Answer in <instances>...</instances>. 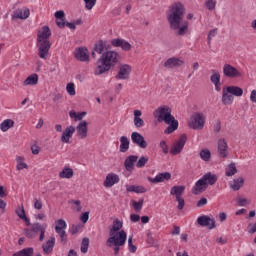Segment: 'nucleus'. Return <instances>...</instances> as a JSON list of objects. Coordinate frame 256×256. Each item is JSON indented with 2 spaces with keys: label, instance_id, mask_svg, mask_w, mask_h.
I'll use <instances>...</instances> for the list:
<instances>
[{
  "label": "nucleus",
  "instance_id": "2f4dec72",
  "mask_svg": "<svg viewBox=\"0 0 256 256\" xmlns=\"http://www.w3.org/2000/svg\"><path fill=\"white\" fill-rule=\"evenodd\" d=\"M183 193H185V186H173L170 189V195H174L177 199V197H183Z\"/></svg>",
  "mask_w": 256,
  "mask_h": 256
},
{
  "label": "nucleus",
  "instance_id": "0e129e2a",
  "mask_svg": "<svg viewBox=\"0 0 256 256\" xmlns=\"http://www.w3.org/2000/svg\"><path fill=\"white\" fill-rule=\"evenodd\" d=\"M80 221H82V223H87L89 221V212L82 213Z\"/></svg>",
  "mask_w": 256,
  "mask_h": 256
},
{
  "label": "nucleus",
  "instance_id": "e2e57ef3",
  "mask_svg": "<svg viewBox=\"0 0 256 256\" xmlns=\"http://www.w3.org/2000/svg\"><path fill=\"white\" fill-rule=\"evenodd\" d=\"M130 221H132V223H139V221H141V216L137 214H131Z\"/></svg>",
  "mask_w": 256,
  "mask_h": 256
},
{
  "label": "nucleus",
  "instance_id": "473e14b6",
  "mask_svg": "<svg viewBox=\"0 0 256 256\" xmlns=\"http://www.w3.org/2000/svg\"><path fill=\"white\" fill-rule=\"evenodd\" d=\"M94 51H96L98 55H102L103 52L107 51V42L99 40L94 46Z\"/></svg>",
  "mask_w": 256,
  "mask_h": 256
},
{
  "label": "nucleus",
  "instance_id": "338daca9",
  "mask_svg": "<svg viewBox=\"0 0 256 256\" xmlns=\"http://www.w3.org/2000/svg\"><path fill=\"white\" fill-rule=\"evenodd\" d=\"M205 205H207V198H201L197 202V207H205Z\"/></svg>",
  "mask_w": 256,
  "mask_h": 256
},
{
  "label": "nucleus",
  "instance_id": "20e7f679",
  "mask_svg": "<svg viewBox=\"0 0 256 256\" xmlns=\"http://www.w3.org/2000/svg\"><path fill=\"white\" fill-rule=\"evenodd\" d=\"M50 37L51 29H49V26H43L38 32L36 42L40 59H47V55H49V49H51V42H49Z\"/></svg>",
  "mask_w": 256,
  "mask_h": 256
},
{
  "label": "nucleus",
  "instance_id": "13d9d810",
  "mask_svg": "<svg viewBox=\"0 0 256 256\" xmlns=\"http://www.w3.org/2000/svg\"><path fill=\"white\" fill-rule=\"evenodd\" d=\"M66 23L67 22L65 21V18L56 19V25H57V27H59V29H65Z\"/></svg>",
  "mask_w": 256,
  "mask_h": 256
},
{
  "label": "nucleus",
  "instance_id": "4468645a",
  "mask_svg": "<svg viewBox=\"0 0 256 256\" xmlns=\"http://www.w3.org/2000/svg\"><path fill=\"white\" fill-rule=\"evenodd\" d=\"M131 141L140 149H147V141H145V137L141 135L139 132H132L131 134Z\"/></svg>",
  "mask_w": 256,
  "mask_h": 256
},
{
  "label": "nucleus",
  "instance_id": "f8f14e48",
  "mask_svg": "<svg viewBox=\"0 0 256 256\" xmlns=\"http://www.w3.org/2000/svg\"><path fill=\"white\" fill-rule=\"evenodd\" d=\"M87 121L82 120L78 123V125L75 128L76 131V137L78 139H87L88 131L89 129L87 128Z\"/></svg>",
  "mask_w": 256,
  "mask_h": 256
},
{
  "label": "nucleus",
  "instance_id": "cd10ccee",
  "mask_svg": "<svg viewBox=\"0 0 256 256\" xmlns=\"http://www.w3.org/2000/svg\"><path fill=\"white\" fill-rule=\"evenodd\" d=\"M53 247H55V238L52 236L46 243L42 245V249L46 255L53 253Z\"/></svg>",
  "mask_w": 256,
  "mask_h": 256
},
{
  "label": "nucleus",
  "instance_id": "f03ea898",
  "mask_svg": "<svg viewBox=\"0 0 256 256\" xmlns=\"http://www.w3.org/2000/svg\"><path fill=\"white\" fill-rule=\"evenodd\" d=\"M172 110L169 106L158 107L153 115L157 119L158 123H165L168 127L164 130L165 135H171V133L179 129V121L175 119V116L171 115Z\"/></svg>",
  "mask_w": 256,
  "mask_h": 256
},
{
  "label": "nucleus",
  "instance_id": "b1692460",
  "mask_svg": "<svg viewBox=\"0 0 256 256\" xmlns=\"http://www.w3.org/2000/svg\"><path fill=\"white\" fill-rule=\"evenodd\" d=\"M217 179H219L217 174H213L211 172H208L202 176V180L206 185H215V183H217Z\"/></svg>",
  "mask_w": 256,
  "mask_h": 256
},
{
  "label": "nucleus",
  "instance_id": "37998d69",
  "mask_svg": "<svg viewBox=\"0 0 256 256\" xmlns=\"http://www.w3.org/2000/svg\"><path fill=\"white\" fill-rule=\"evenodd\" d=\"M210 81L213 85L221 83V74L217 70H212V75L210 76Z\"/></svg>",
  "mask_w": 256,
  "mask_h": 256
},
{
  "label": "nucleus",
  "instance_id": "79ce46f5",
  "mask_svg": "<svg viewBox=\"0 0 256 256\" xmlns=\"http://www.w3.org/2000/svg\"><path fill=\"white\" fill-rule=\"evenodd\" d=\"M200 159L206 163H209V161H211V151H209V149H202L200 151Z\"/></svg>",
  "mask_w": 256,
  "mask_h": 256
},
{
  "label": "nucleus",
  "instance_id": "a18cd8bd",
  "mask_svg": "<svg viewBox=\"0 0 256 256\" xmlns=\"http://www.w3.org/2000/svg\"><path fill=\"white\" fill-rule=\"evenodd\" d=\"M81 253H87L89 251V238H83L80 248Z\"/></svg>",
  "mask_w": 256,
  "mask_h": 256
},
{
  "label": "nucleus",
  "instance_id": "39448f33",
  "mask_svg": "<svg viewBox=\"0 0 256 256\" xmlns=\"http://www.w3.org/2000/svg\"><path fill=\"white\" fill-rule=\"evenodd\" d=\"M235 97H243V88L239 86H225L222 89L223 105H233Z\"/></svg>",
  "mask_w": 256,
  "mask_h": 256
},
{
  "label": "nucleus",
  "instance_id": "f257e3e1",
  "mask_svg": "<svg viewBox=\"0 0 256 256\" xmlns=\"http://www.w3.org/2000/svg\"><path fill=\"white\" fill-rule=\"evenodd\" d=\"M185 17V6L181 2H174L169 6L167 12V20L170 25V29L176 33V35L183 37L189 33V22L183 20Z\"/></svg>",
  "mask_w": 256,
  "mask_h": 256
},
{
  "label": "nucleus",
  "instance_id": "e433bc0d",
  "mask_svg": "<svg viewBox=\"0 0 256 256\" xmlns=\"http://www.w3.org/2000/svg\"><path fill=\"white\" fill-rule=\"evenodd\" d=\"M34 253L35 250L33 249V247H28L14 253L13 256H33Z\"/></svg>",
  "mask_w": 256,
  "mask_h": 256
},
{
  "label": "nucleus",
  "instance_id": "3c124183",
  "mask_svg": "<svg viewBox=\"0 0 256 256\" xmlns=\"http://www.w3.org/2000/svg\"><path fill=\"white\" fill-rule=\"evenodd\" d=\"M159 147L160 149H162V153H164V155H167V153H169V146L167 145V142L165 140L160 141Z\"/></svg>",
  "mask_w": 256,
  "mask_h": 256
},
{
  "label": "nucleus",
  "instance_id": "393cba45",
  "mask_svg": "<svg viewBox=\"0 0 256 256\" xmlns=\"http://www.w3.org/2000/svg\"><path fill=\"white\" fill-rule=\"evenodd\" d=\"M143 112L141 110H134V125L137 129H141V127H145V121L141 119Z\"/></svg>",
  "mask_w": 256,
  "mask_h": 256
},
{
  "label": "nucleus",
  "instance_id": "a211bd4d",
  "mask_svg": "<svg viewBox=\"0 0 256 256\" xmlns=\"http://www.w3.org/2000/svg\"><path fill=\"white\" fill-rule=\"evenodd\" d=\"M75 58L78 61H82V62L89 61V50H87V48H84V47H80L76 49Z\"/></svg>",
  "mask_w": 256,
  "mask_h": 256
},
{
  "label": "nucleus",
  "instance_id": "ddd939ff",
  "mask_svg": "<svg viewBox=\"0 0 256 256\" xmlns=\"http://www.w3.org/2000/svg\"><path fill=\"white\" fill-rule=\"evenodd\" d=\"M131 71H132V68L128 64L120 65L118 73L116 75V79L118 81L129 79V76L131 75Z\"/></svg>",
  "mask_w": 256,
  "mask_h": 256
},
{
  "label": "nucleus",
  "instance_id": "9b49d317",
  "mask_svg": "<svg viewBox=\"0 0 256 256\" xmlns=\"http://www.w3.org/2000/svg\"><path fill=\"white\" fill-rule=\"evenodd\" d=\"M197 223L200 227H207V229H215V219L207 216L202 215L197 218Z\"/></svg>",
  "mask_w": 256,
  "mask_h": 256
},
{
  "label": "nucleus",
  "instance_id": "ea45409f",
  "mask_svg": "<svg viewBox=\"0 0 256 256\" xmlns=\"http://www.w3.org/2000/svg\"><path fill=\"white\" fill-rule=\"evenodd\" d=\"M85 115H87V112H80L78 114L74 110L69 112V117L74 119V121H83V117H85Z\"/></svg>",
  "mask_w": 256,
  "mask_h": 256
},
{
  "label": "nucleus",
  "instance_id": "864d4df0",
  "mask_svg": "<svg viewBox=\"0 0 256 256\" xmlns=\"http://www.w3.org/2000/svg\"><path fill=\"white\" fill-rule=\"evenodd\" d=\"M237 203H238L239 207H245L246 205H249V203H251V201L248 200L247 198L238 197Z\"/></svg>",
  "mask_w": 256,
  "mask_h": 256
},
{
  "label": "nucleus",
  "instance_id": "a19ab883",
  "mask_svg": "<svg viewBox=\"0 0 256 256\" xmlns=\"http://www.w3.org/2000/svg\"><path fill=\"white\" fill-rule=\"evenodd\" d=\"M237 173V167L235 166V163H231L226 167L225 175L226 177H233Z\"/></svg>",
  "mask_w": 256,
  "mask_h": 256
},
{
  "label": "nucleus",
  "instance_id": "c03bdc74",
  "mask_svg": "<svg viewBox=\"0 0 256 256\" xmlns=\"http://www.w3.org/2000/svg\"><path fill=\"white\" fill-rule=\"evenodd\" d=\"M149 162V157L147 156H141L138 161H136V167L138 169H143L145 165Z\"/></svg>",
  "mask_w": 256,
  "mask_h": 256
},
{
  "label": "nucleus",
  "instance_id": "052dcab7",
  "mask_svg": "<svg viewBox=\"0 0 256 256\" xmlns=\"http://www.w3.org/2000/svg\"><path fill=\"white\" fill-rule=\"evenodd\" d=\"M248 233H250V235H253L254 233H256V222L250 223L248 225Z\"/></svg>",
  "mask_w": 256,
  "mask_h": 256
},
{
  "label": "nucleus",
  "instance_id": "6ab92c4d",
  "mask_svg": "<svg viewBox=\"0 0 256 256\" xmlns=\"http://www.w3.org/2000/svg\"><path fill=\"white\" fill-rule=\"evenodd\" d=\"M74 133H75V126H67L61 136L62 143H69Z\"/></svg>",
  "mask_w": 256,
  "mask_h": 256
},
{
  "label": "nucleus",
  "instance_id": "bb28decb",
  "mask_svg": "<svg viewBox=\"0 0 256 256\" xmlns=\"http://www.w3.org/2000/svg\"><path fill=\"white\" fill-rule=\"evenodd\" d=\"M244 184L245 179H243V177L236 178L229 183L230 189H232V191H239V189H241Z\"/></svg>",
  "mask_w": 256,
  "mask_h": 256
},
{
  "label": "nucleus",
  "instance_id": "680f3d73",
  "mask_svg": "<svg viewBox=\"0 0 256 256\" xmlns=\"http://www.w3.org/2000/svg\"><path fill=\"white\" fill-rule=\"evenodd\" d=\"M54 17L55 19H65V12L63 10L56 11Z\"/></svg>",
  "mask_w": 256,
  "mask_h": 256
},
{
  "label": "nucleus",
  "instance_id": "6e6d98bb",
  "mask_svg": "<svg viewBox=\"0 0 256 256\" xmlns=\"http://www.w3.org/2000/svg\"><path fill=\"white\" fill-rule=\"evenodd\" d=\"M33 203L34 209H36L37 211H41V209H43V202L41 200L34 198Z\"/></svg>",
  "mask_w": 256,
  "mask_h": 256
},
{
  "label": "nucleus",
  "instance_id": "a878e982",
  "mask_svg": "<svg viewBox=\"0 0 256 256\" xmlns=\"http://www.w3.org/2000/svg\"><path fill=\"white\" fill-rule=\"evenodd\" d=\"M227 149H229L227 141H225V139L218 140V152L220 157H227Z\"/></svg>",
  "mask_w": 256,
  "mask_h": 256
},
{
  "label": "nucleus",
  "instance_id": "aec40b11",
  "mask_svg": "<svg viewBox=\"0 0 256 256\" xmlns=\"http://www.w3.org/2000/svg\"><path fill=\"white\" fill-rule=\"evenodd\" d=\"M139 159L138 156L130 155L128 156L124 161V167L126 171H129V173L133 172V169H135V162Z\"/></svg>",
  "mask_w": 256,
  "mask_h": 256
},
{
  "label": "nucleus",
  "instance_id": "4be33fe9",
  "mask_svg": "<svg viewBox=\"0 0 256 256\" xmlns=\"http://www.w3.org/2000/svg\"><path fill=\"white\" fill-rule=\"evenodd\" d=\"M16 215H18L19 219H21L22 221H24L25 225L27 227H29V225H31V220L27 217V215L25 214V207H23V205L18 206L15 210Z\"/></svg>",
  "mask_w": 256,
  "mask_h": 256
},
{
  "label": "nucleus",
  "instance_id": "c9c22d12",
  "mask_svg": "<svg viewBox=\"0 0 256 256\" xmlns=\"http://www.w3.org/2000/svg\"><path fill=\"white\" fill-rule=\"evenodd\" d=\"M126 191L128 193H147V189L143 186L126 185Z\"/></svg>",
  "mask_w": 256,
  "mask_h": 256
},
{
  "label": "nucleus",
  "instance_id": "49530a36",
  "mask_svg": "<svg viewBox=\"0 0 256 256\" xmlns=\"http://www.w3.org/2000/svg\"><path fill=\"white\" fill-rule=\"evenodd\" d=\"M66 91H67L68 95H70L71 97L75 96L76 95L75 84L72 82L68 83L66 86Z\"/></svg>",
  "mask_w": 256,
  "mask_h": 256
},
{
  "label": "nucleus",
  "instance_id": "412c9836",
  "mask_svg": "<svg viewBox=\"0 0 256 256\" xmlns=\"http://www.w3.org/2000/svg\"><path fill=\"white\" fill-rule=\"evenodd\" d=\"M207 190V184L200 178L192 188L193 195H199Z\"/></svg>",
  "mask_w": 256,
  "mask_h": 256
},
{
  "label": "nucleus",
  "instance_id": "6e6552de",
  "mask_svg": "<svg viewBox=\"0 0 256 256\" xmlns=\"http://www.w3.org/2000/svg\"><path fill=\"white\" fill-rule=\"evenodd\" d=\"M125 243H127V232H125V230H121L114 235H110L106 241L107 247H113V245L123 246Z\"/></svg>",
  "mask_w": 256,
  "mask_h": 256
},
{
  "label": "nucleus",
  "instance_id": "c756f323",
  "mask_svg": "<svg viewBox=\"0 0 256 256\" xmlns=\"http://www.w3.org/2000/svg\"><path fill=\"white\" fill-rule=\"evenodd\" d=\"M121 229H123V222H121L119 219H115L112 227L110 228L109 235H115L116 233H119Z\"/></svg>",
  "mask_w": 256,
  "mask_h": 256
},
{
  "label": "nucleus",
  "instance_id": "2eb2a0df",
  "mask_svg": "<svg viewBox=\"0 0 256 256\" xmlns=\"http://www.w3.org/2000/svg\"><path fill=\"white\" fill-rule=\"evenodd\" d=\"M169 179H171V173L169 172L159 173L154 178L148 177L149 183H153L154 185L157 183H163V181H169Z\"/></svg>",
  "mask_w": 256,
  "mask_h": 256
},
{
  "label": "nucleus",
  "instance_id": "4d7b16f0",
  "mask_svg": "<svg viewBox=\"0 0 256 256\" xmlns=\"http://www.w3.org/2000/svg\"><path fill=\"white\" fill-rule=\"evenodd\" d=\"M56 233L59 235L61 243H67V232L65 230Z\"/></svg>",
  "mask_w": 256,
  "mask_h": 256
},
{
  "label": "nucleus",
  "instance_id": "7ed1b4c3",
  "mask_svg": "<svg viewBox=\"0 0 256 256\" xmlns=\"http://www.w3.org/2000/svg\"><path fill=\"white\" fill-rule=\"evenodd\" d=\"M117 61H119V53L111 50L104 52L96 63L94 75H103V73H107V71L111 70V67L117 65Z\"/></svg>",
  "mask_w": 256,
  "mask_h": 256
},
{
  "label": "nucleus",
  "instance_id": "5701e85b",
  "mask_svg": "<svg viewBox=\"0 0 256 256\" xmlns=\"http://www.w3.org/2000/svg\"><path fill=\"white\" fill-rule=\"evenodd\" d=\"M183 60L179 59V58H169L165 63H164V67H166V69H173V67H181V65H183Z\"/></svg>",
  "mask_w": 256,
  "mask_h": 256
},
{
  "label": "nucleus",
  "instance_id": "8fccbe9b",
  "mask_svg": "<svg viewBox=\"0 0 256 256\" xmlns=\"http://www.w3.org/2000/svg\"><path fill=\"white\" fill-rule=\"evenodd\" d=\"M85 3V8L88 11H91V9H93L97 3V0H83Z\"/></svg>",
  "mask_w": 256,
  "mask_h": 256
},
{
  "label": "nucleus",
  "instance_id": "dca6fc26",
  "mask_svg": "<svg viewBox=\"0 0 256 256\" xmlns=\"http://www.w3.org/2000/svg\"><path fill=\"white\" fill-rule=\"evenodd\" d=\"M119 181H121V179L119 178V175H117L115 173H109V174H107L103 185L106 188H111V187H113V185H117V183H119Z\"/></svg>",
  "mask_w": 256,
  "mask_h": 256
},
{
  "label": "nucleus",
  "instance_id": "0eeeda50",
  "mask_svg": "<svg viewBox=\"0 0 256 256\" xmlns=\"http://www.w3.org/2000/svg\"><path fill=\"white\" fill-rule=\"evenodd\" d=\"M205 121H207L205 114L201 112H196L190 117L188 125L190 129H194L195 131H201V129L205 127Z\"/></svg>",
  "mask_w": 256,
  "mask_h": 256
},
{
  "label": "nucleus",
  "instance_id": "bf43d9fd",
  "mask_svg": "<svg viewBox=\"0 0 256 256\" xmlns=\"http://www.w3.org/2000/svg\"><path fill=\"white\" fill-rule=\"evenodd\" d=\"M80 229H81V225H72V227L70 228L71 235H75L79 233Z\"/></svg>",
  "mask_w": 256,
  "mask_h": 256
},
{
  "label": "nucleus",
  "instance_id": "58836bf2",
  "mask_svg": "<svg viewBox=\"0 0 256 256\" xmlns=\"http://www.w3.org/2000/svg\"><path fill=\"white\" fill-rule=\"evenodd\" d=\"M67 229V222L63 219H58L55 221V232L65 231Z\"/></svg>",
  "mask_w": 256,
  "mask_h": 256
},
{
  "label": "nucleus",
  "instance_id": "09e8293b",
  "mask_svg": "<svg viewBox=\"0 0 256 256\" xmlns=\"http://www.w3.org/2000/svg\"><path fill=\"white\" fill-rule=\"evenodd\" d=\"M217 6L216 0H206L205 1V7L208 9V11H213L215 7Z\"/></svg>",
  "mask_w": 256,
  "mask_h": 256
},
{
  "label": "nucleus",
  "instance_id": "72a5a7b5",
  "mask_svg": "<svg viewBox=\"0 0 256 256\" xmlns=\"http://www.w3.org/2000/svg\"><path fill=\"white\" fill-rule=\"evenodd\" d=\"M129 138L127 136L120 137V153H127L129 151Z\"/></svg>",
  "mask_w": 256,
  "mask_h": 256
},
{
  "label": "nucleus",
  "instance_id": "5fc2aeb1",
  "mask_svg": "<svg viewBox=\"0 0 256 256\" xmlns=\"http://www.w3.org/2000/svg\"><path fill=\"white\" fill-rule=\"evenodd\" d=\"M133 208H134V211H136V213H139L141 209H143V200H140L139 202L134 201Z\"/></svg>",
  "mask_w": 256,
  "mask_h": 256
},
{
  "label": "nucleus",
  "instance_id": "de8ad7c7",
  "mask_svg": "<svg viewBox=\"0 0 256 256\" xmlns=\"http://www.w3.org/2000/svg\"><path fill=\"white\" fill-rule=\"evenodd\" d=\"M128 251L130 253H136L137 246L133 245V236H129L128 238Z\"/></svg>",
  "mask_w": 256,
  "mask_h": 256
},
{
  "label": "nucleus",
  "instance_id": "7c9ffc66",
  "mask_svg": "<svg viewBox=\"0 0 256 256\" xmlns=\"http://www.w3.org/2000/svg\"><path fill=\"white\" fill-rule=\"evenodd\" d=\"M37 83H39V75H37V74H31L30 76H28V77L24 80L23 85H24L25 87H27V86H29V85H31V86L37 85Z\"/></svg>",
  "mask_w": 256,
  "mask_h": 256
},
{
  "label": "nucleus",
  "instance_id": "c85d7f7f",
  "mask_svg": "<svg viewBox=\"0 0 256 256\" xmlns=\"http://www.w3.org/2000/svg\"><path fill=\"white\" fill-rule=\"evenodd\" d=\"M29 15H31V11L28 8H24L21 10H18L14 13V19H29Z\"/></svg>",
  "mask_w": 256,
  "mask_h": 256
},
{
  "label": "nucleus",
  "instance_id": "69168bd1",
  "mask_svg": "<svg viewBox=\"0 0 256 256\" xmlns=\"http://www.w3.org/2000/svg\"><path fill=\"white\" fill-rule=\"evenodd\" d=\"M217 35V29H213L208 34V42L211 43V39Z\"/></svg>",
  "mask_w": 256,
  "mask_h": 256
},
{
  "label": "nucleus",
  "instance_id": "603ef678",
  "mask_svg": "<svg viewBox=\"0 0 256 256\" xmlns=\"http://www.w3.org/2000/svg\"><path fill=\"white\" fill-rule=\"evenodd\" d=\"M176 201L178 203L177 209H179V211H183V209L185 208V199L183 198V196L177 197Z\"/></svg>",
  "mask_w": 256,
  "mask_h": 256
},
{
  "label": "nucleus",
  "instance_id": "f704fd0d",
  "mask_svg": "<svg viewBox=\"0 0 256 256\" xmlns=\"http://www.w3.org/2000/svg\"><path fill=\"white\" fill-rule=\"evenodd\" d=\"M12 127H15V121L11 119H6L0 124V129L3 133H6V131H9Z\"/></svg>",
  "mask_w": 256,
  "mask_h": 256
},
{
  "label": "nucleus",
  "instance_id": "4c0bfd02",
  "mask_svg": "<svg viewBox=\"0 0 256 256\" xmlns=\"http://www.w3.org/2000/svg\"><path fill=\"white\" fill-rule=\"evenodd\" d=\"M73 177V169L69 167L63 168V170L59 173L60 179H71Z\"/></svg>",
  "mask_w": 256,
  "mask_h": 256
},
{
  "label": "nucleus",
  "instance_id": "f3484780",
  "mask_svg": "<svg viewBox=\"0 0 256 256\" xmlns=\"http://www.w3.org/2000/svg\"><path fill=\"white\" fill-rule=\"evenodd\" d=\"M111 45L113 47H121L122 51H131V44L124 39H119V38L112 39Z\"/></svg>",
  "mask_w": 256,
  "mask_h": 256
},
{
  "label": "nucleus",
  "instance_id": "1a4fd4ad",
  "mask_svg": "<svg viewBox=\"0 0 256 256\" xmlns=\"http://www.w3.org/2000/svg\"><path fill=\"white\" fill-rule=\"evenodd\" d=\"M222 73L224 77H228L229 79H239L243 77V74L239 69L228 63L223 65Z\"/></svg>",
  "mask_w": 256,
  "mask_h": 256
},
{
  "label": "nucleus",
  "instance_id": "9d476101",
  "mask_svg": "<svg viewBox=\"0 0 256 256\" xmlns=\"http://www.w3.org/2000/svg\"><path fill=\"white\" fill-rule=\"evenodd\" d=\"M187 143V136L182 135L180 138L171 146L170 154L171 155H179Z\"/></svg>",
  "mask_w": 256,
  "mask_h": 256
},
{
  "label": "nucleus",
  "instance_id": "423d86ee",
  "mask_svg": "<svg viewBox=\"0 0 256 256\" xmlns=\"http://www.w3.org/2000/svg\"><path fill=\"white\" fill-rule=\"evenodd\" d=\"M45 231H47V224L41 225V223L36 222L32 224L30 229H24V235L28 239H34V237H37V233H40L39 241H43L45 239Z\"/></svg>",
  "mask_w": 256,
  "mask_h": 256
},
{
  "label": "nucleus",
  "instance_id": "774afa93",
  "mask_svg": "<svg viewBox=\"0 0 256 256\" xmlns=\"http://www.w3.org/2000/svg\"><path fill=\"white\" fill-rule=\"evenodd\" d=\"M250 101L251 103H256V90H252L250 93Z\"/></svg>",
  "mask_w": 256,
  "mask_h": 256
}]
</instances>
